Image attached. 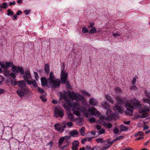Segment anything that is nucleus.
<instances>
[{"instance_id": "53", "label": "nucleus", "mask_w": 150, "mask_h": 150, "mask_svg": "<svg viewBox=\"0 0 150 150\" xmlns=\"http://www.w3.org/2000/svg\"><path fill=\"white\" fill-rule=\"evenodd\" d=\"M34 74L35 75V78L36 79V80H37L39 78V76H38V74L37 72H34Z\"/></svg>"}, {"instance_id": "29", "label": "nucleus", "mask_w": 150, "mask_h": 150, "mask_svg": "<svg viewBox=\"0 0 150 150\" xmlns=\"http://www.w3.org/2000/svg\"><path fill=\"white\" fill-rule=\"evenodd\" d=\"M44 69L45 71L47 74L49 73L50 71L49 66L47 64H46L45 65Z\"/></svg>"}, {"instance_id": "20", "label": "nucleus", "mask_w": 150, "mask_h": 150, "mask_svg": "<svg viewBox=\"0 0 150 150\" xmlns=\"http://www.w3.org/2000/svg\"><path fill=\"white\" fill-rule=\"evenodd\" d=\"M106 142L107 143L105 144L100 149V150H106L110 146V144H109V141H108Z\"/></svg>"}, {"instance_id": "57", "label": "nucleus", "mask_w": 150, "mask_h": 150, "mask_svg": "<svg viewBox=\"0 0 150 150\" xmlns=\"http://www.w3.org/2000/svg\"><path fill=\"white\" fill-rule=\"evenodd\" d=\"M96 127L97 129L98 130H99L100 129H101V126L100 125H96Z\"/></svg>"}, {"instance_id": "62", "label": "nucleus", "mask_w": 150, "mask_h": 150, "mask_svg": "<svg viewBox=\"0 0 150 150\" xmlns=\"http://www.w3.org/2000/svg\"><path fill=\"white\" fill-rule=\"evenodd\" d=\"M22 13V12L21 11L19 10L18 11V12L16 13V14L17 15H19L20 14H21Z\"/></svg>"}, {"instance_id": "38", "label": "nucleus", "mask_w": 150, "mask_h": 150, "mask_svg": "<svg viewBox=\"0 0 150 150\" xmlns=\"http://www.w3.org/2000/svg\"><path fill=\"white\" fill-rule=\"evenodd\" d=\"M72 146L78 147L79 146V142L77 141H74L72 143Z\"/></svg>"}, {"instance_id": "34", "label": "nucleus", "mask_w": 150, "mask_h": 150, "mask_svg": "<svg viewBox=\"0 0 150 150\" xmlns=\"http://www.w3.org/2000/svg\"><path fill=\"white\" fill-rule=\"evenodd\" d=\"M8 5L6 2H4L1 4L0 6L1 8H6L8 7Z\"/></svg>"}, {"instance_id": "19", "label": "nucleus", "mask_w": 150, "mask_h": 150, "mask_svg": "<svg viewBox=\"0 0 150 150\" xmlns=\"http://www.w3.org/2000/svg\"><path fill=\"white\" fill-rule=\"evenodd\" d=\"M114 111L117 112H119L120 113L122 112L123 109L121 106H119L117 105H115L113 108Z\"/></svg>"}, {"instance_id": "52", "label": "nucleus", "mask_w": 150, "mask_h": 150, "mask_svg": "<svg viewBox=\"0 0 150 150\" xmlns=\"http://www.w3.org/2000/svg\"><path fill=\"white\" fill-rule=\"evenodd\" d=\"M113 132H114V134H117L119 132V130H118V129L117 128H115V129H114V130H113Z\"/></svg>"}, {"instance_id": "61", "label": "nucleus", "mask_w": 150, "mask_h": 150, "mask_svg": "<svg viewBox=\"0 0 150 150\" xmlns=\"http://www.w3.org/2000/svg\"><path fill=\"white\" fill-rule=\"evenodd\" d=\"M149 128V127H148V126L147 125L145 126L144 127L143 130L144 131H145V130H146V129H148Z\"/></svg>"}, {"instance_id": "33", "label": "nucleus", "mask_w": 150, "mask_h": 150, "mask_svg": "<svg viewBox=\"0 0 150 150\" xmlns=\"http://www.w3.org/2000/svg\"><path fill=\"white\" fill-rule=\"evenodd\" d=\"M96 141L98 143H102L103 142H106L105 141H103V138H99L96 139Z\"/></svg>"}, {"instance_id": "45", "label": "nucleus", "mask_w": 150, "mask_h": 150, "mask_svg": "<svg viewBox=\"0 0 150 150\" xmlns=\"http://www.w3.org/2000/svg\"><path fill=\"white\" fill-rule=\"evenodd\" d=\"M7 12L8 13L7 15L8 16L13 15V12L10 9H8L7 10Z\"/></svg>"}, {"instance_id": "1", "label": "nucleus", "mask_w": 150, "mask_h": 150, "mask_svg": "<svg viewBox=\"0 0 150 150\" xmlns=\"http://www.w3.org/2000/svg\"><path fill=\"white\" fill-rule=\"evenodd\" d=\"M125 105L127 109L129 111V115H132L133 109L134 108L138 109L142 107L140 102L135 98L132 99L129 101L127 102Z\"/></svg>"}, {"instance_id": "59", "label": "nucleus", "mask_w": 150, "mask_h": 150, "mask_svg": "<svg viewBox=\"0 0 150 150\" xmlns=\"http://www.w3.org/2000/svg\"><path fill=\"white\" fill-rule=\"evenodd\" d=\"M78 147H77L73 146L71 147V149L72 150H78Z\"/></svg>"}, {"instance_id": "17", "label": "nucleus", "mask_w": 150, "mask_h": 150, "mask_svg": "<svg viewBox=\"0 0 150 150\" xmlns=\"http://www.w3.org/2000/svg\"><path fill=\"white\" fill-rule=\"evenodd\" d=\"M70 136H66L61 137L59 139L58 141L59 146H60L64 140H67L70 139Z\"/></svg>"}, {"instance_id": "23", "label": "nucleus", "mask_w": 150, "mask_h": 150, "mask_svg": "<svg viewBox=\"0 0 150 150\" xmlns=\"http://www.w3.org/2000/svg\"><path fill=\"white\" fill-rule=\"evenodd\" d=\"M70 134L71 136L75 137L76 136L79 134V132L77 130L74 129L71 131L70 132Z\"/></svg>"}, {"instance_id": "47", "label": "nucleus", "mask_w": 150, "mask_h": 150, "mask_svg": "<svg viewBox=\"0 0 150 150\" xmlns=\"http://www.w3.org/2000/svg\"><path fill=\"white\" fill-rule=\"evenodd\" d=\"M89 120L91 123H93L95 122L96 119L94 117H91L89 119Z\"/></svg>"}, {"instance_id": "46", "label": "nucleus", "mask_w": 150, "mask_h": 150, "mask_svg": "<svg viewBox=\"0 0 150 150\" xmlns=\"http://www.w3.org/2000/svg\"><path fill=\"white\" fill-rule=\"evenodd\" d=\"M82 31L83 33H85L88 32V30L86 27H84L83 28Z\"/></svg>"}, {"instance_id": "12", "label": "nucleus", "mask_w": 150, "mask_h": 150, "mask_svg": "<svg viewBox=\"0 0 150 150\" xmlns=\"http://www.w3.org/2000/svg\"><path fill=\"white\" fill-rule=\"evenodd\" d=\"M149 110L148 108H144L139 111V113L142 114L141 117L145 118L148 116V111Z\"/></svg>"}, {"instance_id": "30", "label": "nucleus", "mask_w": 150, "mask_h": 150, "mask_svg": "<svg viewBox=\"0 0 150 150\" xmlns=\"http://www.w3.org/2000/svg\"><path fill=\"white\" fill-rule=\"evenodd\" d=\"M83 120L81 118H79L77 120V124L79 125H83Z\"/></svg>"}, {"instance_id": "16", "label": "nucleus", "mask_w": 150, "mask_h": 150, "mask_svg": "<svg viewBox=\"0 0 150 150\" xmlns=\"http://www.w3.org/2000/svg\"><path fill=\"white\" fill-rule=\"evenodd\" d=\"M88 112H90V114L91 115H96V114L98 112L93 107H92L91 108H89L88 110H87ZM89 114V113H88Z\"/></svg>"}, {"instance_id": "41", "label": "nucleus", "mask_w": 150, "mask_h": 150, "mask_svg": "<svg viewBox=\"0 0 150 150\" xmlns=\"http://www.w3.org/2000/svg\"><path fill=\"white\" fill-rule=\"evenodd\" d=\"M81 92L84 95L88 96H90V94L89 93H88L85 90H83L81 91Z\"/></svg>"}, {"instance_id": "49", "label": "nucleus", "mask_w": 150, "mask_h": 150, "mask_svg": "<svg viewBox=\"0 0 150 150\" xmlns=\"http://www.w3.org/2000/svg\"><path fill=\"white\" fill-rule=\"evenodd\" d=\"M106 127H108L109 128H111L112 126V125L110 123H106L105 124Z\"/></svg>"}, {"instance_id": "7", "label": "nucleus", "mask_w": 150, "mask_h": 150, "mask_svg": "<svg viewBox=\"0 0 150 150\" xmlns=\"http://www.w3.org/2000/svg\"><path fill=\"white\" fill-rule=\"evenodd\" d=\"M55 129L60 133L63 132L64 129L66 128V121H63L61 123H57L54 125Z\"/></svg>"}, {"instance_id": "36", "label": "nucleus", "mask_w": 150, "mask_h": 150, "mask_svg": "<svg viewBox=\"0 0 150 150\" xmlns=\"http://www.w3.org/2000/svg\"><path fill=\"white\" fill-rule=\"evenodd\" d=\"M96 32V28L95 27H93L91 29L89 30V33L91 34H93Z\"/></svg>"}, {"instance_id": "43", "label": "nucleus", "mask_w": 150, "mask_h": 150, "mask_svg": "<svg viewBox=\"0 0 150 150\" xmlns=\"http://www.w3.org/2000/svg\"><path fill=\"white\" fill-rule=\"evenodd\" d=\"M40 98L42 100L43 102H44L46 101V98L45 96L42 95L40 96Z\"/></svg>"}, {"instance_id": "11", "label": "nucleus", "mask_w": 150, "mask_h": 150, "mask_svg": "<svg viewBox=\"0 0 150 150\" xmlns=\"http://www.w3.org/2000/svg\"><path fill=\"white\" fill-rule=\"evenodd\" d=\"M24 75L23 76V78L27 82L29 81V79H30L31 78V75L30 73V69H27L24 72Z\"/></svg>"}, {"instance_id": "54", "label": "nucleus", "mask_w": 150, "mask_h": 150, "mask_svg": "<svg viewBox=\"0 0 150 150\" xmlns=\"http://www.w3.org/2000/svg\"><path fill=\"white\" fill-rule=\"evenodd\" d=\"M89 25L88 26V28H93V25H94L93 23H89Z\"/></svg>"}, {"instance_id": "22", "label": "nucleus", "mask_w": 150, "mask_h": 150, "mask_svg": "<svg viewBox=\"0 0 150 150\" xmlns=\"http://www.w3.org/2000/svg\"><path fill=\"white\" fill-rule=\"evenodd\" d=\"M18 86L20 87H24L26 86V82L24 81H19L17 83Z\"/></svg>"}, {"instance_id": "6", "label": "nucleus", "mask_w": 150, "mask_h": 150, "mask_svg": "<svg viewBox=\"0 0 150 150\" xmlns=\"http://www.w3.org/2000/svg\"><path fill=\"white\" fill-rule=\"evenodd\" d=\"M68 74L66 73L64 71L61 72V81L62 83H66L67 88H70L71 87L70 83L69 81L67 80Z\"/></svg>"}, {"instance_id": "63", "label": "nucleus", "mask_w": 150, "mask_h": 150, "mask_svg": "<svg viewBox=\"0 0 150 150\" xmlns=\"http://www.w3.org/2000/svg\"><path fill=\"white\" fill-rule=\"evenodd\" d=\"M130 121H125L124 122V123L125 124L127 125H129L130 123Z\"/></svg>"}, {"instance_id": "13", "label": "nucleus", "mask_w": 150, "mask_h": 150, "mask_svg": "<svg viewBox=\"0 0 150 150\" xmlns=\"http://www.w3.org/2000/svg\"><path fill=\"white\" fill-rule=\"evenodd\" d=\"M145 95L147 98H144L143 99V101L144 102L147 103L149 104L150 106V92L146 90L145 91Z\"/></svg>"}, {"instance_id": "48", "label": "nucleus", "mask_w": 150, "mask_h": 150, "mask_svg": "<svg viewBox=\"0 0 150 150\" xmlns=\"http://www.w3.org/2000/svg\"><path fill=\"white\" fill-rule=\"evenodd\" d=\"M123 136H121L118 137L115 139L114 140V141H116L122 139L123 138Z\"/></svg>"}, {"instance_id": "55", "label": "nucleus", "mask_w": 150, "mask_h": 150, "mask_svg": "<svg viewBox=\"0 0 150 150\" xmlns=\"http://www.w3.org/2000/svg\"><path fill=\"white\" fill-rule=\"evenodd\" d=\"M4 81V78L3 76L0 75V83H1Z\"/></svg>"}, {"instance_id": "15", "label": "nucleus", "mask_w": 150, "mask_h": 150, "mask_svg": "<svg viewBox=\"0 0 150 150\" xmlns=\"http://www.w3.org/2000/svg\"><path fill=\"white\" fill-rule=\"evenodd\" d=\"M13 62H6L5 64H3L2 62H0V66L2 68L4 69H7L8 67H11L13 65Z\"/></svg>"}, {"instance_id": "40", "label": "nucleus", "mask_w": 150, "mask_h": 150, "mask_svg": "<svg viewBox=\"0 0 150 150\" xmlns=\"http://www.w3.org/2000/svg\"><path fill=\"white\" fill-rule=\"evenodd\" d=\"M66 127H67V125L68 127H71L73 125V123L71 121L68 122L67 123L66 122Z\"/></svg>"}, {"instance_id": "39", "label": "nucleus", "mask_w": 150, "mask_h": 150, "mask_svg": "<svg viewBox=\"0 0 150 150\" xmlns=\"http://www.w3.org/2000/svg\"><path fill=\"white\" fill-rule=\"evenodd\" d=\"M143 133L141 131H139L134 134V136L135 137L138 136H143Z\"/></svg>"}, {"instance_id": "42", "label": "nucleus", "mask_w": 150, "mask_h": 150, "mask_svg": "<svg viewBox=\"0 0 150 150\" xmlns=\"http://www.w3.org/2000/svg\"><path fill=\"white\" fill-rule=\"evenodd\" d=\"M130 89L132 90H134L136 91L137 89V88L136 86L134 84L132 86H131L130 87Z\"/></svg>"}, {"instance_id": "37", "label": "nucleus", "mask_w": 150, "mask_h": 150, "mask_svg": "<svg viewBox=\"0 0 150 150\" xmlns=\"http://www.w3.org/2000/svg\"><path fill=\"white\" fill-rule=\"evenodd\" d=\"M63 99L67 102L69 103V98L67 95L64 94L63 96Z\"/></svg>"}, {"instance_id": "56", "label": "nucleus", "mask_w": 150, "mask_h": 150, "mask_svg": "<svg viewBox=\"0 0 150 150\" xmlns=\"http://www.w3.org/2000/svg\"><path fill=\"white\" fill-rule=\"evenodd\" d=\"M10 75L13 79H15V78H16V75L14 74L13 73H11L10 74Z\"/></svg>"}, {"instance_id": "64", "label": "nucleus", "mask_w": 150, "mask_h": 150, "mask_svg": "<svg viewBox=\"0 0 150 150\" xmlns=\"http://www.w3.org/2000/svg\"><path fill=\"white\" fill-rule=\"evenodd\" d=\"M123 150H132V148L130 147H126L125 149H123Z\"/></svg>"}, {"instance_id": "14", "label": "nucleus", "mask_w": 150, "mask_h": 150, "mask_svg": "<svg viewBox=\"0 0 150 150\" xmlns=\"http://www.w3.org/2000/svg\"><path fill=\"white\" fill-rule=\"evenodd\" d=\"M41 82L42 85L43 86H47L48 87H51L52 88V85L51 84L50 86L48 84V79H47L45 77H42L41 79Z\"/></svg>"}, {"instance_id": "3", "label": "nucleus", "mask_w": 150, "mask_h": 150, "mask_svg": "<svg viewBox=\"0 0 150 150\" xmlns=\"http://www.w3.org/2000/svg\"><path fill=\"white\" fill-rule=\"evenodd\" d=\"M71 106L74 107L73 110L74 111V114L77 116H80V112H82L86 117H89V114L88 113L87 109L83 107L80 108V106L77 103L72 104Z\"/></svg>"}, {"instance_id": "2", "label": "nucleus", "mask_w": 150, "mask_h": 150, "mask_svg": "<svg viewBox=\"0 0 150 150\" xmlns=\"http://www.w3.org/2000/svg\"><path fill=\"white\" fill-rule=\"evenodd\" d=\"M101 105L104 108L107 109V112L106 113L107 115V117L105 118V116H101L99 120L100 122H105V120H110L115 118V114L113 113L112 111L108 109L109 108V106L108 103L106 101H104L102 102Z\"/></svg>"}, {"instance_id": "32", "label": "nucleus", "mask_w": 150, "mask_h": 150, "mask_svg": "<svg viewBox=\"0 0 150 150\" xmlns=\"http://www.w3.org/2000/svg\"><path fill=\"white\" fill-rule=\"evenodd\" d=\"M115 90L116 94H120L122 92L121 89L119 87H117L115 88Z\"/></svg>"}, {"instance_id": "35", "label": "nucleus", "mask_w": 150, "mask_h": 150, "mask_svg": "<svg viewBox=\"0 0 150 150\" xmlns=\"http://www.w3.org/2000/svg\"><path fill=\"white\" fill-rule=\"evenodd\" d=\"M112 33L113 36L114 37L120 36L122 35L121 33L118 31H117L115 33Z\"/></svg>"}, {"instance_id": "4", "label": "nucleus", "mask_w": 150, "mask_h": 150, "mask_svg": "<svg viewBox=\"0 0 150 150\" xmlns=\"http://www.w3.org/2000/svg\"><path fill=\"white\" fill-rule=\"evenodd\" d=\"M55 77L53 72L51 71L49 74V78L48 79V84L50 86V84L52 85V88H56L59 87L60 84V81L59 79H55Z\"/></svg>"}, {"instance_id": "27", "label": "nucleus", "mask_w": 150, "mask_h": 150, "mask_svg": "<svg viewBox=\"0 0 150 150\" xmlns=\"http://www.w3.org/2000/svg\"><path fill=\"white\" fill-rule=\"evenodd\" d=\"M8 82L9 83H10L13 86H15L18 83V82H17L15 79H14L13 80L10 79H9V80L8 81Z\"/></svg>"}, {"instance_id": "18", "label": "nucleus", "mask_w": 150, "mask_h": 150, "mask_svg": "<svg viewBox=\"0 0 150 150\" xmlns=\"http://www.w3.org/2000/svg\"><path fill=\"white\" fill-rule=\"evenodd\" d=\"M89 103L93 105H96L98 104V103L97 100L93 98H91L89 99Z\"/></svg>"}, {"instance_id": "51", "label": "nucleus", "mask_w": 150, "mask_h": 150, "mask_svg": "<svg viewBox=\"0 0 150 150\" xmlns=\"http://www.w3.org/2000/svg\"><path fill=\"white\" fill-rule=\"evenodd\" d=\"M105 130L104 129H101L99 132V134H101L104 133L105 132Z\"/></svg>"}, {"instance_id": "26", "label": "nucleus", "mask_w": 150, "mask_h": 150, "mask_svg": "<svg viewBox=\"0 0 150 150\" xmlns=\"http://www.w3.org/2000/svg\"><path fill=\"white\" fill-rule=\"evenodd\" d=\"M105 97L106 100H107L109 102L112 104L114 103L113 100H112L111 98L109 95H106Z\"/></svg>"}, {"instance_id": "58", "label": "nucleus", "mask_w": 150, "mask_h": 150, "mask_svg": "<svg viewBox=\"0 0 150 150\" xmlns=\"http://www.w3.org/2000/svg\"><path fill=\"white\" fill-rule=\"evenodd\" d=\"M87 140L86 139H84L81 140V142L83 144H84L85 142Z\"/></svg>"}, {"instance_id": "50", "label": "nucleus", "mask_w": 150, "mask_h": 150, "mask_svg": "<svg viewBox=\"0 0 150 150\" xmlns=\"http://www.w3.org/2000/svg\"><path fill=\"white\" fill-rule=\"evenodd\" d=\"M38 90L39 92H40L41 93H42L44 92V90L39 87H38Z\"/></svg>"}, {"instance_id": "10", "label": "nucleus", "mask_w": 150, "mask_h": 150, "mask_svg": "<svg viewBox=\"0 0 150 150\" xmlns=\"http://www.w3.org/2000/svg\"><path fill=\"white\" fill-rule=\"evenodd\" d=\"M11 67H12V71L14 73H18L20 72L22 75L24 74V71L22 67H18L16 66H14L13 64Z\"/></svg>"}, {"instance_id": "21", "label": "nucleus", "mask_w": 150, "mask_h": 150, "mask_svg": "<svg viewBox=\"0 0 150 150\" xmlns=\"http://www.w3.org/2000/svg\"><path fill=\"white\" fill-rule=\"evenodd\" d=\"M28 84L30 85L32 84L33 86L35 87H38V85L36 83V81L32 79L30 80L27 82Z\"/></svg>"}, {"instance_id": "31", "label": "nucleus", "mask_w": 150, "mask_h": 150, "mask_svg": "<svg viewBox=\"0 0 150 150\" xmlns=\"http://www.w3.org/2000/svg\"><path fill=\"white\" fill-rule=\"evenodd\" d=\"M85 128L84 127H81V128L79 129V132H80V133L81 135L84 136L85 135Z\"/></svg>"}, {"instance_id": "44", "label": "nucleus", "mask_w": 150, "mask_h": 150, "mask_svg": "<svg viewBox=\"0 0 150 150\" xmlns=\"http://www.w3.org/2000/svg\"><path fill=\"white\" fill-rule=\"evenodd\" d=\"M138 78V76L137 75H136L135 76L134 78H133V81L132 82V85H133V84H134L136 81V79H137Z\"/></svg>"}, {"instance_id": "8", "label": "nucleus", "mask_w": 150, "mask_h": 150, "mask_svg": "<svg viewBox=\"0 0 150 150\" xmlns=\"http://www.w3.org/2000/svg\"><path fill=\"white\" fill-rule=\"evenodd\" d=\"M29 92V90L26 88L18 89L16 91L17 94L20 98L25 96Z\"/></svg>"}, {"instance_id": "5", "label": "nucleus", "mask_w": 150, "mask_h": 150, "mask_svg": "<svg viewBox=\"0 0 150 150\" xmlns=\"http://www.w3.org/2000/svg\"><path fill=\"white\" fill-rule=\"evenodd\" d=\"M68 95L69 98L73 100L74 98L76 101H82L84 102V99L83 98L79 93L76 94L73 92H69Z\"/></svg>"}, {"instance_id": "28", "label": "nucleus", "mask_w": 150, "mask_h": 150, "mask_svg": "<svg viewBox=\"0 0 150 150\" xmlns=\"http://www.w3.org/2000/svg\"><path fill=\"white\" fill-rule=\"evenodd\" d=\"M67 117L71 121H74V116L71 113H69L68 114Z\"/></svg>"}, {"instance_id": "60", "label": "nucleus", "mask_w": 150, "mask_h": 150, "mask_svg": "<svg viewBox=\"0 0 150 150\" xmlns=\"http://www.w3.org/2000/svg\"><path fill=\"white\" fill-rule=\"evenodd\" d=\"M30 11L29 10H25L24 11V12L26 14H28L30 13Z\"/></svg>"}, {"instance_id": "25", "label": "nucleus", "mask_w": 150, "mask_h": 150, "mask_svg": "<svg viewBox=\"0 0 150 150\" xmlns=\"http://www.w3.org/2000/svg\"><path fill=\"white\" fill-rule=\"evenodd\" d=\"M120 129L121 131H126L128 130V128L122 125L120 126Z\"/></svg>"}, {"instance_id": "24", "label": "nucleus", "mask_w": 150, "mask_h": 150, "mask_svg": "<svg viewBox=\"0 0 150 150\" xmlns=\"http://www.w3.org/2000/svg\"><path fill=\"white\" fill-rule=\"evenodd\" d=\"M116 99L117 102L120 104H122L123 103L124 100L123 99L119 96L116 97Z\"/></svg>"}, {"instance_id": "9", "label": "nucleus", "mask_w": 150, "mask_h": 150, "mask_svg": "<svg viewBox=\"0 0 150 150\" xmlns=\"http://www.w3.org/2000/svg\"><path fill=\"white\" fill-rule=\"evenodd\" d=\"M54 112V116L56 117H62L64 116L63 111L59 107H57L55 108Z\"/></svg>"}]
</instances>
